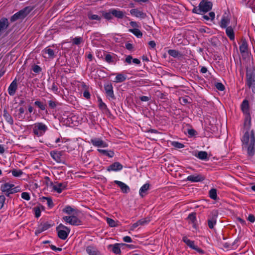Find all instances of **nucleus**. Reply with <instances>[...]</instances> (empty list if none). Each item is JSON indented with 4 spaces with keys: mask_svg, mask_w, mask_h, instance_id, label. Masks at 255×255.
Here are the masks:
<instances>
[{
    "mask_svg": "<svg viewBox=\"0 0 255 255\" xmlns=\"http://www.w3.org/2000/svg\"><path fill=\"white\" fill-rule=\"evenodd\" d=\"M251 126L247 128L244 125V134L241 140L243 149L252 157L255 153V135L254 130L251 129Z\"/></svg>",
    "mask_w": 255,
    "mask_h": 255,
    "instance_id": "f257e3e1",
    "label": "nucleus"
},
{
    "mask_svg": "<svg viewBox=\"0 0 255 255\" xmlns=\"http://www.w3.org/2000/svg\"><path fill=\"white\" fill-rule=\"evenodd\" d=\"M33 134L38 137L41 136L45 134L48 130V126L42 123L37 122L31 125Z\"/></svg>",
    "mask_w": 255,
    "mask_h": 255,
    "instance_id": "f03ea898",
    "label": "nucleus"
},
{
    "mask_svg": "<svg viewBox=\"0 0 255 255\" xmlns=\"http://www.w3.org/2000/svg\"><path fill=\"white\" fill-rule=\"evenodd\" d=\"M247 85L255 93V68L250 67L247 70Z\"/></svg>",
    "mask_w": 255,
    "mask_h": 255,
    "instance_id": "7ed1b4c3",
    "label": "nucleus"
},
{
    "mask_svg": "<svg viewBox=\"0 0 255 255\" xmlns=\"http://www.w3.org/2000/svg\"><path fill=\"white\" fill-rule=\"evenodd\" d=\"M241 110L245 116L244 126L248 128L249 126H251V117L250 112L249 103L248 100H244L243 101L241 104Z\"/></svg>",
    "mask_w": 255,
    "mask_h": 255,
    "instance_id": "20e7f679",
    "label": "nucleus"
},
{
    "mask_svg": "<svg viewBox=\"0 0 255 255\" xmlns=\"http://www.w3.org/2000/svg\"><path fill=\"white\" fill-rule=\"evenodd\" d=\"M0 190L2 192L4 193L7 196L10 194L19 192L18 187H14V184L9 183H5L0 186Z\"/></svg>",
    "mask_w": 255,
    "mask_h": 255,
    "instance_id": "39448f33",
    "label": "nucleus"
},
{
    "mask_svg": "<svg viewBox=\"0 0 255 255\" xmlns=\"http://www.w3.org/2000/svg\"><path fill=\"white\" fill-rule=\"evenodd\" d=\"M58 237L62 240H65L68 237L70 230L62 224H60L56 228Z\"/></svg>",
    "mask_w": 255,
    "mask_h": 255,
    "instance_id": "423d86ee",
    "label": "nucleus"
},
{
    "mask_svg": "<svg viewBox=\"0 0 255 255\" xmlns=\"http://www.w3.org/2000/svg\"><path fill=\"white\" fill-rule=\"evenodd\" d=\"M76 214H73L70 216H65L63 217V220L67 224L73 226H78L81 224V220L76 216Z\"/></svg>",
    "mask_w": 255,
    "mask_h": 255,
    "instance_id": "0eeeda50",
    "label": "nucleus"
},
{
    "mask_svg": "<svg viewBox=\"0 0 255 255\" xmlns=\"http://www.w3.org/2000/svg\"><path fill=\"white\" fill-rule=\"evenodd\" d=\"M212 2L206 0H203L199 3V10L200 12H207L212 9Z\"/></svg>",
    "mask_w": 255,
    "mask_h": 255,
    "instance_id": "6e6552de",
    "label": "nucleus"
},
{
    "mask_svg": "<svg viewBox=\"0 0 255 255\" xmlns=\"http://www.w3.org/2000/svg\"><path fill=\"white\" fill-rule=\"evenodd\" d=\"M90 142L95 146L98 147H107L108 144L100 138L95 137L91 139Z\"/></svg>",
    "mask_w": 255,
    "mask_h": 255,
    "instance_id": "1a4fd4ad",
    "label": "nucleus"
},
{
    "mask_svg": "<svg viewBox=\"0 0 255 255\" xmlns=\"http://www.w3.org/2000/svg\"><path fill=\"white\" fill-rule=\"evenodd\" d=\"M67 186V183L66 182H56L52 185V189L57 193H60L66 189Z\"/></svg>",
    "mask_w": 255,
    "mask_h": 255,
    "instance_id": "9d476101",
    "label": "nucleus"
},
{
    "mask_svg": "<svg viewBox=\"0 0 255 255\" xmlns=\"http://www.w3.org/2000/svg\"><path fill=\"white\" fill-rule=\"evenodd\" d=\"M183 241L190 248L196 251L197 252L200 253H203L202 250L198 248L197 246L194 244V242L190 240L187 237H183L182 239Z\"/></svg>",
    "mask_w": 255,
    "mask_h": 255,
    "instance_id": "9b49d317",
    "label": "nucleus"
},
{
    "mask_svg": "<svg viewBox=\"0 0 255 255\" xmlns=\"http://www.w3.org/2000/svg\"><path fill=\"white\" fill-rule=\"evenodd\" d=\"M123 165L119 162H116L107 167L108 171H118L123 169Z\"/></svg>",
    "mask_w": 255,
    "mask_h": 255,
    "instance_id": "f8f14e48",
    "label": "nucleus"
},
{
    "mask_svg": "<svg viewBox=\"0 0 255 255\" xmlns=\"http://www.w3.org/2000/svg\"><path fill=\"white\" fill-rule=\"evenodd\" d=\"M42 54L45 58H53L54 57L55 52L53 50L49 47L44 48L42 51Z\"/></svg>",
    "mask_w": 255,
    "mask_h": 255,
    "instance_id": "ddd939ff",
    "label": "nucleus"
},
{
    "mask_svg": "<svg viewBox=\"0 0 255 255\" xmlns=\"http://www.w3.org/2000/svg\"><path fill=\"white\" fill-rule=\"evenodd\" d=\"M205 177L201 174L191 175L187 177V180L191 182H197L202 181Z\"/></svg>",
    "mask_w": 255,
    "mask_h": 255,
    "instance_id": "4468645a",
    "label": "nucleus"
},
{
    "mask_svg": "<svg viewBox=\"0 0 255 255\" xmlns=\"http://www.w3.org/2000/svg\"><path fill=\"white\" fill-rule=\"evenodd\" d=\"M17 89L16 79H15L10 84L8 88V93L9 95L13 96Z\"/></svg>",
    "mask_w": 255,
    "mask_h": 255,
    "instance_id": "2eb2a0df",
    "label": "nucleus"
},
{
    "mask_svg": "<svg viewBox=\"0 0 255 255\" xmlns=\"http://www.w3.org/2000/svg\"><path fill=\"white\" fill-rule=\"evenodd\" d=\"M9 22L6 18H2L0 19V36L8 27Z\"/></svg>",
    "mask_w": 255,
    "mask_h": 255,
    "instance_id": "dca6fc26",
    "label": "nucleus"
},
{
    "mask_svg": "<svg viewBox=\"0 0 255 255\" xmlns=\"http://www.w3.org/2000/svg\"><path fill=\"white\" fill-rule=\"evenodd\" d=\"M114 182L121 188L123 193H127L129 192V187L125 183L118 180H115Z\"/></svg>",
    "mask_w": 255,
    "mask_h": 255,
    "instance_id": "f3484780",
    "label": "nucleus"
},
{
    "mask_svg": "<svg viewBox=\"0 0 255 255\" xmlns=\"http://www.w3.org/2000/svg\"><path fill=\"white\" fill-rule=\"evenodd\" d=\"M105 90L107 97L112 99L114 98L113 87L111 84L105 85Z\"/></svg>",
    "mask_w": 255,
    "mask_h": 255,
    "instance_id": "a211bd4d",
    "label": "nucleus"
},
{
    "mask_svg": "<svg viewBox=\"0 0 255 255\" xmlns=\"http://www.w3.org/2000/svg\"><path fill=\"white\" fill-rule=\"evenodd\" d=\"M124 244L111 245H109V249L111 250L114 253L119 254L121 253V246H124Z\"/></svg>",
    "mask_w": 255,
    "mask_h": 255,
    "instance_id": "6ab92c4d",
    "label": "nucleus"
},
{
    "mask_svg": "<svg viewBox=\"0 0 255 255\" xmlns=\"http://www.w3.org/2000/svg\"><path fill=\"white\" fill-rule=\"evenodd\" d=\"M112 13L113 15L118 18H123L125 15L126 12L121 10L119 9H112Z\"/></svg>",
    "mask_w": 255,
    "mask_h": 255,
    "instance_id": "aec40b11",
    "label": "nucleus"
},
{
    "mask_svg": "<svg viewBox=\"0 0 255 255\" xmlns=\"http://www.w3.org/2000/svg\"><path fill=\"white\" fill-rule=\"evenodd\" d=\"M212 214V218L208 220V226L210 229H213L216 224V218L217 217L216 211L213 212Z\"/></svg>",
    "mask_w": 255,
    "mask_h": 255,
    "instance_id": "412c9836",
    "label": "nucleus"
},
{
    "mask_svg": "<svg viewBox=\"0 0 255 255\" xmlns=\"http://www.w3.org/2000/svg\"><path fill=\"white\" fill-rule=\"evenodd\" d=\"M130 13L132 15L141 18H143L146 16L145 13L137 9H131L130 10Z\"/></svg>",
    "mask_w": 255,
    "mask_h": 255,
    "instance_id": "4be33fe9",
    "label": "nucleus"
},
{
    "mask_svg": "<svg viewBox=\"0 0 255 255\" xmlns=\"http://www.w3.org/2000/svg\"><path fill=\"white\" fill-rule=\"evenodd\" d=\"M230 23V19L228 16L223 15L220 21V26L222 28H226L228 27Z\"/></svg>",
    "mask_w": 255,
    "mask_h": 255,
    "instance_id": "5701e85b",
    "label": "nucleus"
},
{
    "mask_svg": "<svg viewBox=\"0 0 255 255\" xmlns=\"http://www.w3.org/2000/svg\"><path fill=\"white\" fill-rule=\"evenodd\" d=\"M63 212L70 215L77 214V210L72 208L70 206H66L62 210Z\"/></svg>",
    "mask_w": 255,
    "mask_h": 255,
    "instance_id": "b1692460",
    "label": "nucleus"
},
{
    "mask_svg": "<svg viewBox=\"0 0 255 255\" xmlns=\"http://www.w3.org/2000/svg\"><path fill=\"white\" fill-rule=\"evenodd\" d=\"M26 14L24 10H21L11 16L10 20L11 21H14L18 19L24 18Z\"/></svg>",
    "mask_w": 255,
    "mask_h": 255,
    "instance_id": "393cba45",
    "label": "nucleus"
},
{
    "mask_svg": "<svg viewBox=\"0 0 255 255\" xmlns=\"http://www.w3.org/2000/svg\"><path fill=\"white\" fill-rule=\"evenodd\" d=\"M240 51L242 54H246L248 53V43L245 40L242 41L240 46Z\"/></svg>",
    "mask_w": 255,
    "mask_h": 255,
    "instance_id": "a878e982",
    "label": "nucleus"
},
{
    "mask_svg": "<svg viewBox=\"0 0 255 255\" xmlns=\"http://www.w3.org/2000/svg\"><path fill=\"white\" fill-rule=\"evenodd\" d=\"M50 155L52 158L55 160L57 162L60 163L62 161L61 158V153L58 151H51L50 152Z\"/></svg>",
    "mask_w": 255,
    "mask_h": 255,
    "instance_id": "bb28decb",
    "label": "nucleus"
},
{
    "mask_svg": "<svg viewBox=\"0 0 255 255\" xmlns=\"http://www.w3.org/2000/svg\"><path fill=\"white\" fill-rule=\"evenodd\" d=\"M86 252L89 255H100V253L95 247L88 246L86 248Z\"/></svg>",
    "mask_w": 255,
    "mask_h": 255,
    "instance_id": "cd10ccee",
    "label": "nucleus"
},
{
    "mask_svg": "<svg viewBox=\"0 0 255 255\" xmlns=\"http://www.w3.org/2000/svg\"><path fill=\"white\" fill-rule=\"evenodd\" d=\"M97 150L102 154L112 158L114 157L115 153L112 150H108L102 149H98Z\"/></svg>",
    "mask_w": 255,
    "mask_h": 255,
    "instance_id": "c85d7f7f",
    "label": "nucleus"
},
{
    "mask_svg": "<svg viewBox=\"0 0 255 255\" xmlns=\"http://www.w3.org/2000/svg\"><path fill=\"white\" fill-rule=\"evenodd\" d=\"M149 188V184L146 183L142 185L140 188L139 191V194L141 197H144L146 194L147 190Z\"/></svg>",
    "mask_w": 255,
    "mask_h": 255,
    "instance_id": "c756f323",
    "label": "nucleus"
},
{
    "mask_svg": "<svg viewBox=\"0 0 255 255\" xmlns=\"http://www.w3.org/2000/svg\"><path fill=\"white\" fill-rule=\"evenodd\" d=\"M195 156L201 160H206L208 159V153L204 151H199Z\"/></svg>",
    "mask_w": 255,
    "mask_h": 255,
    "instance_id": "7c9ffc66",
    "label": "nucleus"
},
{
    "mask_svg": "<svg viewBox=\"0 0 255 255\" xmlns=\"http://www.w3.org/2000/svg\"><path fill=\"white\" fill-rule=\"evenodd\" d=\"M3 116L5 119V120L10 125H12L13 124V120L11 117V116L8 113L7 111L6 110H4L3 111Z\"/></svg>",
    "mask_w": 255,
    "mask_h": 255,
    "instance_id": "2f4dec72",
    "label": "nucleus"
},
{
    "mask_svg": "<svg viewBox=\"0 0 255 255\" xmlns=\"http://www.w3.org/2000/svg\"><path fill=\"white\" fill-rule=\"evenodd\" d=\"M226 28V33L227 36L230 38L231 40H234L235 36L233 28L231 26H228Z\"/></svg>",
    "mask_w": 255,
    "mask_h": 255,
    "instance_id": "473e14b6",
    "label": "nucleus"
},
{
    "mask_svg": "<svg viewBox=\"0 0 255 255\" xmlns=\"http://www.w3.org/2000/svg\"><path fill=\"white\" fill-rule=\"evenodd\" d=\"M126 79V76L121 73L117 74L114 82L116 83H121L125 81Z\"/></svg>",
    "mask_w": 255,
    "mask_h": 255,
    "instance_id": "72a5a7b5",
    "label": "nucleus"
},
{
    "mask_svg": "<svg viewBox=\"0 0 255 255\" xmlns=\"http://www.w3.org/2000/svg\"><path fill=\"white\" fill-rule=\"evenodd\" d=\"M107 223L111 227H115L119 225V222L118 221L114 220L113 219L109 218L106 219Z\"/></svg>",
    "mask_w": 255,
    "mask_h": 255,
    "instance_id": "f704fd0d",
    "label": "nucleus"
},
{
    "mask_svg": "<svg viewBox=\"0 0 255 255\" xmlns=\"http://www.w3.org/2000/svg\"><path fill=\"white\" fill-rule=\"evenodd\" d=\"M87 16L90 20L100 21L102 18L101 15L93 14L91 12H88Z\"/></svg>",
    "mask_w": 255,
    "mask_h": 255,
    "instance_id": "c9c22d12",
    "label": "nucleus"
},
{
    "mask_svg": "<svg viewBox=\"0 0 255 255\" xmlns=\"http://www.w3.org/2000/svg\"><path fill=\"white\" fill-rule=\"evenodd\" d=\"M128 31L138 38H141L142 36V32L138 28L129 29Z\"/></svg>",
    "mask_w": 255,
    "mask_h": 255,
    "instance_id": "e433bc0d",
    "label": "nucleus"
},
{
    "mask_svg": "<svg viewBox=\"0 0 255 255\" xmlns=\"http://www.w3.org/2000/svg\"><path fill=\"white\" fill-rule=\"evenodd\" d=\"M102 13V16L104 17L106 19L108 20L111 19L113 17V13H112V9H111L109 12H105L104 11H102L100 12Z\"/></svg>",
    "mask_w": 255,
    "mask_h": 255,
    "instance_id": "4c0bfd02",
    "label": "nucleus"
},
{
    "mask_svg": "<svg viewBox=\"0 0 255 255\" xmlns=\"http://www.w3.org/2000/svg\"><path fill=\"white\" fill-rule=\"evenodd\" d=\"M41 201L42 202H45V201H46V204L47 205V206L50 208H52L53 207V203L52 202V200H51V199L49 197H43L42 198H41Z\"/></svg>",
    "mask_w": 255,
    "mask_h": 255,
    "instance_id": "58836bf2",
    "label": "nucleus"
},
{
    "mask_svg": "<svg viewBox=\"0 0 255 255\" xmlns=\"http://www.w3.org/2000/svg\"><path fill=\"white\" fill-rule=\"evenodd\" d=\"M188 219L189 222L193 224V227L195 228V223L196 220V214L195 213L190 214L188 217Z\"/></svg>",
    "mask_w": 255,
    "mask_h": 255,
    "instance_id": "ea45409f",
    "label": "nucleus"
},
{
    "mask_svg": "<svg viewBox=\"0 0 255 255\" xmlns=\"http://www.w3.org/2000/svg\"><path fill=\"white\" fill-rule=\"evenodd\" d=\"M209 196L211 199L213 200H216L217 197L216 189L214 188L211 189L209 191Z\"/></svg>",
    "mask_w": 255,
    "mask_h": 255,
    "instance_id": "a19ab883",
    "label": "nucleus"
},
{
    "mask_svg": "<svg viewBox=\"0 0 255 255\" xmlns=\"http://www.w3.org/2000/svg\"><path fill=\"white\" fill-rule=\"evenodd\" d=\"M99 107L100 109L105 111L107 109L106 105L102 101L101 98H98Z\"/></svg>",
    "mask_w": 255,
    "mask_h": 255,
    "instance_id": "79ce46f5",
    "label": "nucleus"
},
{
    "mask_svg": "<svg viewBox=\"0 0 255 255\" xmlns=\"http://www.w3.org/2000/svg\"><path fill=\"white\" fill-rule=\"evenodd\" d=\"M11 172L12 175L14 177H19L23 174V172L21 170L13 169Z\"/></svg>",
    "mask_w": 255,
    "mask_h": 255,
    "instance_id": "37998d69",
    "label": "nucleus"
},
{
    "mask_svg": "<svg viewBox=\"0 0 255 255\" xmlns=\"http://www.w3.org/2000/svg\"><path fill=\"white\" fill-rule=\"evenodd\" d=\"M168 53L170 56L173 57H177L180 54L179 52L175 50H169Z\"/></svg>",
    "mask_w": 255,
    "mask_h": 255,
    "instance_id": "c03bdc74",
    "label": "nucleus"
},
{
    "mask_svg": "<svg viewBox=\"0 0 255 255\" xmlns=\"http://www.w3.org/2000/svg\"><path fill=\"white\" fill-rule=\"evenodd\" d=\"M105 59V61L109 63H111L114 62L113 57L111 54H106Z\"/></svg>",
    "mask_w": 255,
    "mask_h": 255,
    "instance_id": "a18cd8bd",
    "label": "nucleus"
},
{
    "mask_svg": "<svg viewBox=\"0 0 255 255\" xmlns=\"http://www.w3.org/2000/svg\"><path fill=\"white\" fill-rule=\"evenodd\" d=\"M35 105L38 107L41 110H45V105L42 103L41 102L37 101L34 102Z\"/></svg>",
    "mask_w": 255,
    "mask_h": 255,
    "instance_id": "49530a36",
    "label": "nucleus"
},
{
    "mask_svg": "<svg viewBox=\"0 0 255 255\" xmlns=\"http://www.w3.org/2000/svg\"><path fill=\"white\" fill-rule=\"evenodd\" d=\"M172 145L177 148H182L184 147V144L177 141H173L172 142Z\"/></svg>",
    "mask_w": 255,
    "mask_h": 255,
    "instance_id": "de8ad7c7",
    "label": "nucleus"
},
{
    "mask_svg": "<svg viewBox=\"0 0 255 255\" xmlns=\"http://www.w3.org/2000/svg\"><path fill=\"white\" fill-rule=\"evenodd\" d=\"M21 198L26 201H29L30 199L29 194L25 192L22 193Z\"/></svg>",
    "mask_w": 255,
    "mask_h": 255,
    "instance_id": "09e8293b",
    "label": "nucleus"
},
{
    "mask_svg": "<svg viewBox=\"0 0 255 255\" xmlns=\"http://www.w3.org/2000/svg\"><path fill=\"white\" fill-rule=\"evenodd\" d=\"M18 118H22L23 115L24 113V109L22 107H20L18 110Z\"/></svg>",
    "mask_w": 255,
    "mask_h": 255,
    "instance_id": "8fccbe9b",
    "label": "nucleus"
},
{
    "mask_svg": "<svg viewBox=\"0 0 255 255\" xmlns=\"http://www.w3.org/2000/svg\"><path fill=\"white\" fill-rule=\"evenodd\" d=\"M216 88L221 91H223L224 89H225V87L223 85V84L221 83H217L216 84Z\"/></svg>",
    "mask_w": 255,
    "mask_h": 255,
    "instance_id": "3c124183",
    "label": "nucleus"
},
{
    "mask_svg": "<svg viewBox=\"0 0 255 255\" xmlns=\"http://www.w3.org/2000/svg\"><path fill=\"white\" fill-rule=\"evenodd\" d=\"M5 200V198L3 195L0 196V209L3 206Z\"/></svg>",
    "mask_w": 255,
    "mask_h": 255,
    "instance_id": "603ef678",
    "label": "nucleus"
},
{
    "mask_svg": "<svg viewBox=\"0 0 255 255\" xmlns=\"http://www.w3.org/2000/svg\"><path fill=\"white\" fill-rule=\"evenodd\" d=\"M32 70L35 73H39L41 71V68L38 65H34L32 67Z\"/></svg>",
    "mask_w": 255,
    "mask_h": 255,
    "instance_id": "864d4df0",
    "label": "nucleus"
},
{
    "mask_svg": "<svg viewBox=\"0 0 255 255\" xmlns=\"http://www.w3.org/2000/svg\"><path fill=\"white\" fill-rule=\"evenodd\" d=\"M82 38L80 37H76L73 39V43L75 44L78 45L82 41Z\"/></svg>",
    "mask_w": 255,
    "mask_h": 255,
    "instance_id": "5fc2aeb1",
    "label": "nucleus"
},
{
    "mask_svg": "<svg viewBox=\"0 0 255 255\" xmlns=\"http://www.w3.org/2000/svg\"><path fill=\"white\" fill-rule=\"evenodd\" d=\"M34 214L36 218H38L41 215V211L39 208H34Z\"/></svg>",
    "mask_w": 255,
    "mask_h": 255,
    "instance_id": "6e6d98bb",
    "label": "nucleus"
},
{
    "mask_svg": "<svg viewBox=\"0 0 255 255\" xmlns=\"http://www.w3.org/2000/svg\"><path fill=\"white\" fill-rule=\"evenodd\" d=\"M138 221V223L140 225H145V224H146L147 223H148L149 221L146 219H143L140 220Z\"/></svg>",
    "mask_w": 255,
    "mask_h": 255,
    "instance_id": "4d7b16f0",
    "label": "nucleus"
},
{
    "mask_svg": "<svg viewBox=\"0 0 255 255\" xmlns=\"http://www.w3.org/2000/svg\"><path fill=\"white\" fill-rule=\"evenodd\" d=\"M48 104L49 106L51 108H54L56 106V102L52 100L48 101Z\"/></svg>",
    "mask_w": 255,
    "mask_h": 255,
    "instance_id": "13d9d810",
    "label": "nucleus"
},
{
    "mask_svg": "<svg viewBox=\"0 0 255 255\" xmlns=\"http://www.w3.org/2000/svg\"><path fill=\"white\" fill-rule=\"evenodd\" d=\"M123 241L126 243H131L132 242V239L129 236H126L123 238Z\"/></svg>",
    "mask_w": 255,
    "mask_h": 255,
    "instance_id": "bf43d9fd",
    "label": "nucleus"
},
{
    "mask_svg": "<svg viewBox=\"0 0 255 255\" xmlns=\"http://www.w3.org/2000/svg\"><path fill=\"white\" fill-rule=\"evenodd\" d=\"M50 248L53 251H56V252H60L62 251V249L60 248H57L54 245H51Z\"/></svg>",
    "mask_w": 255,
    "mask_h": 255,
    "instance_id": "052dcab7",
    "label": "nucleus"
},
{
    "mask_svg": "<svg viewBox=\"0 0 255 255\" xmlns=\"http://www.w3.org/2000/svg\"><path fill=\"white\" fill-rule=\"evenodd\" d=\"M248 220L251 223H254L255 221V216L253 215H249L248 218Z\"/></svg>",
    "mask_w": 255,
    "mask_h": 255,
    "instance_id": "680f3d73",
    "label": "nucleus"
},
{
    "mask_svg": "<svg viewBox=\"0 0 255 255\" xmlns=\"http://www.w3.org/2000/svg\"><path fill=\"white\" fill-rule=\"evenodd\" d=\"M148 45L151 48H154L156 46V43L154 41L151 40L149 41Z\"/></svg>",
    "mask_w": 255,
    "mask_h": 255,
    "instance_id": "e2e57ef3",
    "label": "nucleus"
},
{
    "mask_svg": "<svg viewBox=\"0 0 255 255\" xmlns=\"http://www.w3.org/2000/svg\"><path fill=\"white\" fill-rule=\"evenodd\" d=\"M139 224L138 223V221L137 222L134 223L132 225V226L130 227V230H134L136 227H137L138 226H139Z\"/></svg>",
    "mask_w": 255,
    "mask_h": 255,
    "instance_id": "0e129e2a",
    "label": "nucleus"
},
{
    "mask_svg": "<svg viewBox=\"0 0 255 255\" xmlns=\"http://www.w3.org/2000/svg\"><path fill=\"white\" fill-rule=\"evenodd\" d=\"M83 96L87 99H89L90 98V94L88 91H85L83 93Z\"/></svg>",
    "mask_w": 255,
    "mask_h": 255,
    "instance_id": "69168bd1",
    "label": "nucleus"
},
{
    "mask_svg": "<svg viewBox=\"0 0 255 255\" xmlns=\"http://www.w3.org/2000/svg\"><path fill=\"white\" fill-rule=\"evenodd\" d=\"M132 58L131 56L128 55L126 58V61L128 64H130L131 63V60L132 61Z\"/></svg>",
    "mask_w": 255,
    "mask_h": 255,
    "instance_id": "338daca9",
    "label": "nucleus"
},
{
    "mask_svg": "<svg viewBox=\"0 0 255 255\" xmlns=\"http://www.w3.org/2000/svg\"><path fill=\"white\" fill-rule=\"evenodd\" d=\"M129 23L132 27H134V28H136V27H138V25L136 22L131 21Z\"/></svg>",
    "mask_w": 255,
    "mask_h": 255,
    "instance_id": "774afa93",
    "label": "nucleus"
}]
</instances>
